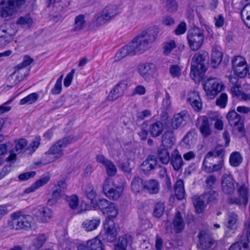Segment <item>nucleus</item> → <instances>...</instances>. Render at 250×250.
Returning <instances> with one entry per match:
<instances>
[{"label": "nucleus", "mask_w": 250, "mask_h": 250, "mask_svg": "<svg viewBox=\"0 0 250 250\" xmlns=\"http://www.w3.org/2000/svg\"><path fill=\"white\" fill-rule=\"evenodd\" d=\"M24 61H26V62L27 63H26V64H23L25 66H22V67H23L22 68V69L19 70L20 73L21 74L20 75H24V79L28 75L30 71V69L27 68V67L29 66L33 62V60L31 59L29 56L25 55L23 58V60L22 62L18 64L17 65H21V64H22L24 62Z\"/></svg>", "instance_id": "obj_41"}, {"label": "nucleus", "mask_w": 250, "mask_h": 250, "mask_svg": "<svg viewBox=\"0 0 250 250\" xmlns=\"http://www.w3.org/2000/svg\"><path fill=\"white\" fill-rule=\"evenodd\" d=\"M74 138L73 135H69L59 140L50 147L49 150L46 152L45 154L54 155L55 160L62 157L64 155L62 148L66 147L68 145L73 142Z\"/></svg>", "instance_id": "obj_5"}, {"label": "nucleus", "mask_w": 250, "mask_h": 250, "mask_svg": "<svg viewBox=\"0 0 250 250\" xmlns=\"http://www.w3.org/2000/svg\"><path fill=\"white\" fill-rule=\"evenodd\" d=\"M163 130V124L160 121L153 123L149 126V132L153 137H159L162 134Z\"/></svg>", "instance_id": "obj_28"}, {"label": "nucleus", "mask_w": 250, "mask_h": 250, "mask_svg": "<svg viewBox=\"0 0 250 250\" xmlns=\"http://www.w3.org/2000/svg\"><path fill=\"white\" fill-rule=\"evenodd\" d=\"M66 200L68 203V206L72 209H76L79 204V199L76 195H72L66 197Z\"/></svg>", "instance_id": "obj_50"}, {"label": "nucleus", "mask_w": 250, "mask_h": 250, "mask_svg": "<svg viewBox=\"0 0 250 250\" xmlns=\"http://www.w3.org/2000/svg\"><path fill=\"white\" fill-rule=\"evenodd\" d=\"M105 18L109 21L119 13L117 6L115 5H108L102 11Z\"/></svg>", "instance_id": "obj_34"}, {"label": "nucleus", "mask_w": 250, "mask_h": 250, "mask_svg": "<svg viewBox=\"0 0 250 250\" xmlns=\"http://www.w3.org/2000/svg\"><path fill=\"white\" fill-rule=\"evenodd\" d=\"M138 72L146 81L149 82L156 75L157 68L152 63H141L138 66Z\"/></svg>", "instance_id": "obj_11"}, {"label": "nucleus", "mask_w": 250, "mask_h": 250, "mask_svg": "<svg viewBox=\"0 0 250 250\" xmlns=\"http://www.w3.org/2000/svg\"><path fill=\"white\" fill-rule=\"evenodd\" d=\"M169 162L175 171L180 170L184 165L182 156L177 149H175L171 153Z\"/></svg>", "instance_id": "obj_23"}, {"label": "nucleus", "mask_w": 250, "mask_h": 250, "mask_svg": "<svg viewBox=\"0 0 250 250\" xmlns=\"http://www.w3.org/2000/svg\"><path fill=\"white\" fill-rule=\"evenodd\" d=\"M190 119V115L187 110H183L174 115L171 119L170 126L172 129L176 130L185 126Z\"/></svg>", "instance_id": "obj_16"}, {"label": "nucleus", "mask_w": 250, "mask_h": 250, "mask_svg": "<svg viewBox=\"0 0 250 250\" xmlns=\"http://www.w3.org/2000/svg\"><path fill=\"white\" fill-rule=\"evenodd\" d=\"M175 194L178 200H182L185 195L184 181L179 179L177 180L175 185Z\"/></svg>", "instance_id": "obj_35"}, {"label": "nucleus", "mask_w": 250, "mask_h": 250, "mask_svg": "<svg viewBox=\"0 0 250 250\" xmlns=\"http://www.w3.org/2000/svg\"><path fill=\"white\" fill-rule=\"evenodd\" d=\"M13 33L10 28L6 29L4 26L0 27V47H4L13 39Z\"/></svg>", "instance_id": "obj_22"}, {"label": "nucleus", "mask_w": 250, "mask_h": 250, "mask_svg": "<svg viewBox=\"0 0 250 250\" xmlns=\"http://www.w3.org/2000/svg\"><path fill=\"white\" fill-rule=\"evenodd\" d=\"M33 217L42 223H47L53 217L52 210L42 206H39L34 208L32 210Z\"/></svg>", "instance_id": "obj_13"}, {"label": "nucleus", "mask_w": 250, "mask_h": 250, "mask_svg": "<svg viewBox=\"0 0 250 250\" xmlns=\"http://www.w3.org/2000/svg\"><path fill=\"white\" fill-rule=\"evenodd\" d=\"M226 118L229 125L239 132H242L244 129V117L239 115L235 110H230L227 114Z\"/></svg>", "instance_id": "obj_12"}, {"label": "nucleus", "mask_w": 250, "mask_h": 250, "mask_svg": "<svg viewBox=\"0 0 250 250\" xmlns=\"http://www.w3.org/2000/svg\"><path fill=\"white\" fill-rule=\"evenodd\" d=\"M104 228L105 231L104 239L109 242L115 241L118 234V228L114 221L111 219H106L104 223Z\"/></svg>", "instance_id": "obj_14"}, {"label": "nucleus", "mask_w": 250, "mask_h": 250, "mask_svg": "<svg viewBox=\"0 0 250 250\" xmlns=\"http://www.w3.org/2000/svg\"><path fill=\"white\" fill-rule=\"evenodd\" d=\"M170 97L167 92H166V97L163 100L161 108L164 110H169L171 107Z\"/></svg>", "instance_id": "obj_61"}, {"label": "nucleus", "mask_w": 250, "mask_h": 250, "mask_svg": "<svg viewBox=\"0 0 250 250\" xmlns=\"http://www.w3.org/2000/svg\"><path fill=\"white\" fill-rule=\"evenodd\" d=\"M11 220L8 221L9 228L12 229L30 230L36 228L34 222V217L29 214H25L18 211L11 215Z\"/></svg>", "instance_id": "obj_2"}, {"label": "nucleus", "mask_w": 250, "mask_h": 250, "mask_svg": "<svg viewBox=\"0 0 250 250\" xmlns=\"http://www.w3.org/2000/svg\"><path fill=\"white\" fill-rule=\"evenodd\" d=\"M35 175V171H29L20 174L18 176V178L20 181H26L30 178L33 177Z\"/></svg>", "instance_id": "obj_64"}, {"label": "nucleus", "mask_w": 250, "mask_h": 250, "mask_svg": "<svg viewBox=\"0 0 250 250\" xmlns=\"http://www.w3.org/2000/svg\"><path fill=\"white\" fill-rule=\"evenodd\" d=\"M145 189L150 194H157L160 189L159 183L156 180H149L145 182Z\"/></svg>", "instance_id": "obj_32"}, {"label": "nucleus", "mask_w": 250, "mask_h": 250, "mask_svg": "<svg viewBox=\"0 0 250 250\" xmlns=\"http://www.w3.org/2000/svg\"><path fill=\"white\" fill-rule=\"evenodd\" d=\"M224 159L221 158L218 161V163L212 165V167H208L206 165L204 166L205 172L208 173H212L215 171L220 170L224 166Z\"/></svg>", "instance_id": "obj_46"}, {"label": "nucleus", "mask_w": 250, "mask_h": 250, "mask_svg": "<svg viewBox=\"0 0 250 250\" xmlns=\"http://www.w3.org/2000/svg\"><path fill=\"white\" fill-rule=\"evenodd\" d=\"M249 244L246 242H237L232 244L229 250H249Z\"/></svg>", "instance_id": "obj_54"}, {"label": "nucleus", "mask_w": 250, "mask_h": 250, "mask_svg": "<svg viewBox=\"0 0 250 250\" xmlns=\"http://www.w3.org/2000/svg\"><path fill=\"white\" fill-rule=\"evenodd\" d=\"M228 96L226 93H223L216 99V104L220 107L224 108L226 106Z\"/></svg>", "instance_id": "obj_57"}, {"label": "nucleus", "mask_w": 250, "mask_h": 250, "mask_svg": "<svg viewBox=\"0 0 250 250\" xmlns=\"http://www.w3.org/2000/svg\"><path fill=\"white\" fill-rule=\"evenodd\" d=\"M165 210V205L163 203H157L154 207L153 214L158 218L160 217L164 213Z\"/></svg>", "instance_id": "obj_55"}, {"label": "nucleus", "mask_w": 250, "mask_h": 250, "mask_svg": "<svg viewBox=\"0 0 250 250\" xmlns=\"http://www.w3.org/2000/svg\"><path fill=\"white\" fill-rule=\"evenodd\" d=\"M238 197H230L229 203L235 204L239 206L246 208L249 201L248 194L249 192L248 186L246 184H241L238 188Z\"/></svg>", "instance_id": "obj_9"}, {"label": "nucleus", "mask_w": 250, "mask_h": 250, "mask_svg": "<svg viewBox=\"0 0 250 250\" xmlns=\"http://www.w3.org/2000/svg\"><path fill=\"white\" fill-rule=\"evenodd\" d=\"M224 149L221 147H216L214 149L210 151L205 155L206 159H209L211 157H217L221 156L220 158H223L224 155Z\"/></svg>", "instance_id": "obj_48"}, {"label": "nucleus", "mask_w": 250, "mask_h": 250, "mask_svg": "<svg viewBox=\"0 0 250 250\" xmlns=\"http://www.w3.org/2000/svg\"><path fill=\"white\" fill-rule=\"evenodd\" d=\"M100 223V220H86L82 224L83 228L86 231H91L97 228Z\"/></svg>", "instance_id": "obj_40"}, {"label": "nucleus", "mask_w": 250, "mask_h": 250, "mask_svg": "<svg viewBox=\"0 0 250 250\" xmlns=\"http://www.w3.org/2000/svg\"><path fill=\"white\" fill-rule=\"evenodd\" d=\"M193 202L196 211L198 213H202L205 207V203L206 202L202 195L200 196H194L193 198Z\"/></svg>", "instance_id": "obj_38"}, {"label": "nucleus", "mask_w": 250, "mask_h": 250, "mask_svg": "<svg viewBox=\"0 0 250 250\" xmlns=\"http://www.w3.org/2000/svg\"><path fill=\"white\" fill-rule=\"evenodd\" d=\"M216 181V177L215 176L211 175L208 176L206 180V183L207 184L206 188L208 189H212L213 185L215 183Z\"/></svg>", "instance_id": "obj_63"}, {"label": "nucleus", "mask_w": 250, "mask_h": 250, "mask_svg": "<svg viewBox=\"0 0 250 250\" xmlns=\"http://www.w3.org/2000/svg\"><path fill=\"white\" fill-rule=\"evenodd\" d=\"M208 57L207 53H197L193 57L190 68V76L195 80L205 72L208 65Z\"/></svg>", "instance_id": "obj_3"}, {"label": "nucleus", "mask_w": 250, "mask_h": 250, "mask_svg": "<svg viewBox=\"0 0 250 250\" xmlns=\"http://www.w3.org/2000/svg\"><path fill=\"white\" fill-rule=\"evenodd\" d=\"M111 203H112L109 202L105 199H99L97 201V205L102 211L103 213L104 212V211L109 206V205H110Z\"/></svg>", "instance_id": "obj_60"}, {"label": "nucleus", "mask_w": 250, "mask_h": 250, "mask_svg": "<svg viewBox=\"0 0 250 250\" xmlns=\"http://www.w3.org/2000/svg\"><path fill=\"white\" fill-rule=\"evenodd\" d=\"M242 161L243 157L239 152H233L229 156V162L230 165L233 167H238Z\"/></svg>", "instance_id": "obj_37"}, {"label": "nucleus", "mask_w": 250, "mask_h": 250, "mask_svg": "<svg viewBox=\"0 0 250 250\" xmlns=\"http://www.w3.org/2000/svg\"><path fill=\"white\" fill-rule=\"evenodd\" d=\"M103 191L109 198L117 200L121 196L123 191V187L116 186L110 179H106L103 184Z\"/></svg>", "instance_id": "obj_8"}, {"label": "nucleus", "mask_w": 250, "mask_h": 250, "mask_svg": "<svg viewBox=\"0 0 250 250\" xmlns=\"http://www.w3.org/2000/svg\"><path fill=\"white\" fill-rule=\"evenodd\" d=\"M201 118L202 121L199 128L202 136L206 138L211 133V126L213 120L215 119H212V117H211L210 115L208 117L205 116L202 117Z\"/></svg>", "instance_id": "obj_17"}, {"label": "nucleus", "mask_w": 250, "mask_h": 250, "mask_svg": "<svg viewBox=\"0 0 250 250\" xmlns=\"http://www.w3.org/2000/svg\"><path fill=\"white\" fill-rule=\"evenodd\" d=\"M128 79L119 82L109 92L107 97V100L113 101L122 96L124 94L125 90L128 87Z\"/></svg>", "instance_id": "obj_15"}, {"label": "nucleus", "mask_w": 250, "mask_h": 250, "mask_svg": "<svg viewBox=\"0 0 250 250\" xmlns=\"http://www.w3.org/2000/svg\"><path fill=\"white\" fill-rule=\"evenodd\" d=\"M199 247L205 250H212L216 245L211 234L207 230H201L197 235Z\"/></svg>", "instance_id": "obj_10"}, {"label": "nucleus", "mask_w": 250, "mask_h": 250, "mask_svg": "<svg viewBox=\"0 0 250 250\" xmlns=\"http://www.w3.org/2000/svg\"><path fill=\"white\" fill-rule=\"evenodd\" d=\"M98 162L102 164L106 168V172L109 176H113L117 172V168L114 164L107 159L103 155H99L96 157Z\"/></svg>", "instance_id": "obj_18"}, {"label": "nucleus", "mask_w": 250, "mask_h": 250, "mask_svg": "<svg viewBox=\"0 0 250 250\" xmlns=\"http://www.w3.org/2000/svg\"><path fill=\"white\" fill-rule=\"evenodd\" d=\"M173 225L176 233H178L182 231L185 227V224L181 215V212H176L173 221Z\"/></svg>", "instance_id": "obj_33"}, {"label": "nucleus", "mask_w": 250, "mask_h": 250, "mask_svg": "<svg viewBox=\"0 0 250 250\" xmlns=\"http://www.w3.org/2000/svg\"><path fill=\"white\" fill-rule=\"evenodd\" d=\"M188 101L195 111H199L202 107V103L199 93L196 91H191L188 94Z\"/></svg>", "instance_id": "obj_25"}, {"label": "nucleus", "mask_w": 250, "mask_h": 250, "mask_svg": "<svg viewBox=\"0 0 250 250\" xmlns=\"http://www.w3.org/2000/svg\"><path fill=\"white\" fill-rule=\"evenodd\" d=\"M131 242L130 235H124L119 238L118 243L114 246V250H126L127 246L131 244Z\"/></svg>", "instance_id": "obj_29"}, {"label": "nucleus", "mask_w": 250, "mask_h": 250, "mask_svg": "<svg viewBox=\"0 0 250 250\" xmlns=\"http://www.w3.org/2000/svg\"><path fill=\"white\" fill-rule=\"evenodd\" d=\"M181 69L177 64H173L169 68V72L172 77H179L181 75Z\"/></svg>", "instance_id": "obj_58"}, {"label": "nucleus", "mask_w": 250, "mask_h": 250, "mask_svg": "<svg viewBox=\"0 0 250 250\" xmlns=\"http://www.w3.org/2000/svg\"><path fill=\"white\" fill-rule=\"evenodd\" d=\"M202 196L207 203H209L216 200L218 194L215 190H212V189H208L207 188H206L205 192Z\"/></svg>", "instance_id": "obj_44"}, {"label": "nucleus", "mask_w": 250, "mask_h": 250, "mask_svg": "<svg viewBox=\"0 0 250 250\" xmlns=\"http://www.w3.org/2000/svg\"><path fill=\"white\" fill-rule=\"evenodd\" d=\"M203 85L207 95L210 99L214 98L223 89L221 81L216 78L208 79L204 82Z\"/></svg>", "instance_id": "obj_7"}, {"label": "nucleus", "mask_w": 250, "mask_h": 250, "mask_svg": "<svg viewBox=\"0 0 250 250\" xmlns=\"http://www.w3.org/2000/svg\"><path fill=\"white\" fill-rule=\"evenodd\" d=\"M87 247L90 250H104L102 242L98 237L88 241Z\"/></svg>", "instance_id": "obj_42"}, {"label": "nucleus", "mask_w": 250, "mask_h": 250, "mask_svg": "<svg viewBox=\"0 0 250 250\" xmlns=\"http://www.w3.org/2000/svg\"><path fill=\"white\" fill-rule=\"evenodd\" d=\"M27 0H1L0 1V17L7 18L13 15Z\"/></svg>", "instance_id": "obj_4"}, {"label": "nucleus", "mask_w": 250, "mask_h": 250, "mask_svg": "<svg viewBox=\"0 0 250 250\" xmlns=\"http://www.w3.org/2000/svg\"><path fill=\"white\" fill-rule=\"evenodd\" d=\"M157 164L156 157L151 155L147 156L140 167V171L144 174H147L150 171L154 169Z\"/></svg>", "instance_id": "obj_19"}, {"label": "nucleus", "mask_w": 250, "mask_h": 250, "mask_svg": "<svg viewBox=\"0 0 250 250\" xmlns=\"http://www.w3.org/2000/svg\"><path fill=\"white\" fill-rule=\"evenodd\" d=\"M27 142L25 139H20L16 143L15 151L17 153L21 152L22 150L27 146Z\"/></svg>", "instance_id": "obj_59"}, {"label": "nucleus", "mask_w": 250, "mask_h": 250, "mask_svg": "<svg viewBox=\"0 0 250 250\" xmlns=\"http://www.w3.org/2000/svg\"><path fill=\"white\" fill-rule=\"evenodd\" d=\"M47 240V236L44 234H40L38 235L33 243V246L36 250H39L43 246Z\"/></svg>", "instance_id": "obj_47"}, {"label": "nucleus", "mask_w": 250, "mask_h": 250, "mask_svg": "<svg viewBox=\"0 0 250 250\" xmlns=\"http://www.w3.org/2000/svg\"><path fill=\"white\" fill-rule=\"evenodd\" d=\"M187 40L190 49L197 51L201 48L204 41L203 31L197 27L189 29L187 33Z\"/></svg>", "instance_id": "obj_6"}, {"label": "nucleus", "mask_w": 250, "mask_h": 250, "mask_svg": "<svg viewBox=\"0 0 250 250\" xmlns=\"http://www.w3.org/2000/svg\"><path fill=\"white\" fill-rule=\"evenodd\" d=\"M159 32V28L154 26L151 29L142 31L127 45L121 48L116 54L115 61L118 62L127 56H134L143 53L150 48Z\"/></svg>", "instance_id": "obj_1"}, {"label": "nucleus", "mask_w": 250, "mask_h": 250, "mask_svg": "<svg viewBox=\"0 0 250 250\" xmlns=\"http://www.w3.org/2000/svg\"><path fill=\"white\" fill-rule=\"evenodd\" d=\"M145 181L139 176L133 178L131 183V189L133 193L137 194L145 189Z\"/></svg>", "instance_id": "obj_26"}, {"label": "nucleus", "mask_w": 250, "mask_h": 250, "mask_svg": "<svg viewBox=\"0 0 250 250\" xmlns=\"http://www.w3.org/2000/svg\"><path fill=\"white\" fill-rule=\"evenodd\" d=\"M167 8L170 12L175 11L177 9L178 4L175 0H167Z\"/></svg>", "instance_id": "obj_62"}, {"label": "nucleus", "mask_w": 250, "mask_h": 250, "mask_svg": "<svg viewBox=\"0 0 250 250\" xmlns=\"http://www.w3.org/2000/svg\"><path fill=\"white\" fill-rule=\"evenodd\" d=\"M17 23L24 28H29L33 23V19L29 14L20 17L17 21Z\"/></svg>", "instance_id": "obj_43"}, {"label": "nucleus", "mask_w": 250, "mask_h": 250, "mask_svg": "<svg viewBox=\"0 0 250 250\" xmlns=\"http://www.w3.org/2000/svg\"><path fill=\"white\" fill-rule=\"evenodd\" d=\"M175 141L174 132L170 130L166 131L162 136L161 143L164 147L171 148L174 145Z\"/></svg>", "instance_id": "obj_24"}, {"label": "nucleus", "mask_w": 250, "mask_h": 250, "mask_svg": "<svg viewBox=\"0 0 250 250\" xmlns=\"http://www.w3.org/2000/svg\"><path fill=\"white\" fill-rule=\"evenodd\" d=\"M103 213L106 214L109 218H115L118 214V210L116 208L114 203H112L110 205L107 207V208L104 211Z\"/></svg>", "instance_id": "obj_49"}, {"label": "nucleus", "mask_w": 250, "mask_h": 250, "mask_svg": "<svg viewBox=\"0 0 250 250\" xmlns=\"http://www.w3.org/2000/svg\"><path fill=\"white\" fill-rule=\"evenodd\" d=\"M86 25L85 16L83 14L79 15L75 17L72 30L74 32H78L84 28Z\"/></svg>", "instance_id": "obj_30"}, {"label": "nucleus", "mask_w": 250, "mask_h": 250, "mask_svg": "<svg viewBox=\"0 0 250 250\" xmlns=\"http://www.w3.org/2000/svg\"><path fill=\"white\" fill-rule=\"evenodd\" d=\"M223 54L220 48L218 46H214L212 48L211 57V63L213 68L218 66L222 60Z\"/></svg>", "instance_id": "obj_27"}, {"label": "nucleus", "mask_w": 250, "mask_h": 250, "mask_svg": "<svg viewBox=\"0 0 250 250\" xmlns=\"http://www.w3.org/2000/svg\"><path fill=\"white\" fill-rule=\"evenodd\" d=\"M222 191L227 194H229L234 190V181L232 176L230 174H224L222 177Z\"/></svg>", "instance_id": "obj_20"}, {"label": "nucleus", "mask_w": 250, "mask_h": 250, "mask_svg": "<svg viewBox=\"0 0 250 250\" xmlns=\"http://www.w3.org/2000/svg\"><path fill=\"white\" fill-rule=\"evenodd\" d=\"M63 75H61L57 79L54 87L52 89L51 92L53 95L59 94L62 91V81Z\"/></svg>", "instance_id": "obj_53"}, {"label": "nucleus", "mask_w": 250, "mask_h": 250, "mask_svg": "<svg viewBox=\"0 0 250 250\" xmlns=\"http://www.w3.org/2000/svg\"><path fill=\"white\" fill-rule=\"evenodd\" d=\"M241 16L245 25L250 29V3L247 4L243 7Z\"/></svg>", "instance_id": "obj_39"}, {"label": "nucleus", "mask_w": 250, "mask_h": 250, "mask_svg": "<svg viewBox=\"0 0 250 250\" xmlns=\"http://www.w3.org/2000/svg\"><path fill=\"white\" fill-rule=\"evenodd\" d=\"M26 62L24 61L22 64L15 66L14 71L8 77L7 80L11 84V87L15 86L24 79V75H20L21 74L19 70L22 69L23 67H22V66H25L23 64H26L27 63Z\"/></svg>", "instance_id": "obj_21"}, {"label": "nucleus", "mask_w": 250, "mask_h": 250, "mask_svg": "<svg viewBox=\"0 0 250 250\" xmlns=\"http://www.w3.org/2000/svg\"><path fill=\"white\" fill-rule=\"evenodd\" d=\"M62 192L60 189H54L52 191L51 198L49 199L47 201L48 204L49 206L56 205L62 196Z\"/></svg>", "instance_id": "obj_45"}, {"label": "nucleus", "mask_w": 250, "mask_h": 250, "mask_svg": "<svg viewBox=\"0 0 250 250\" xmlns=\"http://www.w3.org/2000/svg\"><path fill=\"white\" fill-rule=\"evenodd\" d=\"M235 74L239 77L244 78L248 72L247 64L233 68Z\"/></svg>", "instance_id": "obj_51"}, {"label": "nucleus", "mask_w": 250, "mask_h": 250, "mask_svg": "<svg viewBox=\"0 0 250 250\" xmlns=\"http://www.w3.org/2000/svg\"><path fill=\"white\" fill-rule=\"evenodd\" d=\"M238 221V216L234 212H229L228 213L227 227L231 230H235Z\"/></svg>", "instance_id": "obj_36"}, {"label": "nucleus", "mask_w": 250, "mask_h": 250, "mask_svg": "<svg viewBox=\"0 0 250 250\" xmlns=\"http://www.w3.org/2000/svg\"><path fill=\"white\" fill-rule=\"evenodd\" d=\"M157 157L162 164L167 165L170 161L171 156L167 148L159 147L157 149Z\"/></svg>", "instance_id": "obj_31"}, {"label": "nucleus", "mask_w": 250, "mask_h": 250, "mask_svg": "<svg viewBox=\"0 0 250 250\" xmlns=\"http://www.w3.org/2000/svg\"><path fill=\"white\" fill-rule=\"evenodd\" d=\"M232 68L247 64L245 59L241 56H236L232 60Z\"/></svg>", "instance_id": "obj_56"}, {"label": "nucleus", "mask_w": 250, "mask_h": 250, "mask_svg": "<svg viewBox=\"0 0 250 250\" xmlns=\"http://www.w3.org/2000/svg\"><path fill=\"white\" fill-rule=\"evenodd\" d=\"M39 95L36 93H33L28 95L26 97L22 99L20 101V104L22 105L25 104H32L35 102L38 99Z\"/></svg>", "instance_id": "obj_52"}]
</instances>
